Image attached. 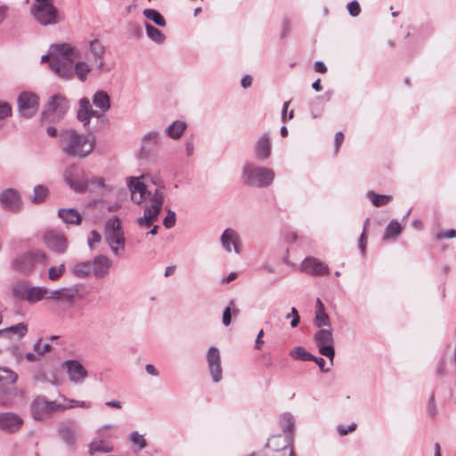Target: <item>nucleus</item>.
Returning a JSON list of instances; mask_svg holds the SVG:
<instances>
[{"instance_id": "f257e3e1", "label": "nucleus", "mask_w": 456, "mask_h": 456, "mask_svg": "<svg viewBox=\"0 0 456 456\" xmlns=\"http://www.w3.org/2000/svg\"><path fill=\"white\" fill-rule=\"evenodd\" d=\"M81 57L79 51L69 44L53 45L41 61H49L50 69L61 78H73V63Z\"/></svg>"}, {"instance_id": "f03ea898", "label": "nucleus", "mask_w": 456, "mask_h": 456, "mask_svg": "<svg viewBox=\"0 0 456 456\" xmlns=\"http://www.w3.org/2000/svg\"><path fill=\"white\" fill-rule=\"evenodd\" d=\"M95 144L94 135L80 134L75 129H63L59 134L60 149L70 158H86L93 152Z\"/></svg>"}, {"instance_id": "7ed1b4c3", "label": "nucleus", "mask_w": 456, "mask_h": 456, "mask_svg": "<svg viewBox=\"0 0 456 456\" xmlns=\"http://www.w3.org/2000/svg\"><path fill=\"white\" fill-rule=\"evenodd\" d=\"M92 101L96 110H93L87 97H83L78 102L77 118L86 128L88 127L92 118H101L109 111L111 106L109 94L102 90L95 92Z\"/></svg>"}, {"instance_id": "20e7f679", "label": "nucleus", "mask_w": 456, "mask_h": 456, "mask_svg": "<svg viewBox=\"0 0 456 456\" xmlns=\"http://www.w3.org/2000/svg\"><path fill=\"white\" fill-rule=\"evenodd\" d=\"M17 374L6 368L0 367V405L17 404L24 398V392L14 387Z\"/></svg>"}, {"instance_id": "39448f33", "label": "nucleus", "mask_w": 456, "mask_h": 456, "mask_svg": "<svg viewBox=\"0 0 456 456\" xmlns=\"http://www.w3.org/2000/svg\"><path fill=\"white\" fill-rule=\"evenodd\" d=\"M69 109V102L64 94H55L52 95L41 114V121L50 124L61 121Z\"/></svg>"}, {"instance_id": "423d86ee", "label": "nucleus", "mask_w": 456, "mask_h": 456, "mask_svg": "<svg viewBox=\"0 0 456 456\" xmlns=\"http://www.w3.org/2000/svg\"><path fill=\"white\" fill-rule=\"evenodd\" d=\"M242 176L245 184L251 187L265 188L273 183L275 174L270 168L246 163L242 169Z\"/></svg>"}, {"instance_id": "0eeeda50", "label": "nucleus", "mask_w": 456, "mask_h": 456, "mask_svg": "<svg viewBox=\"0 0 456 456\" xmlns=\"http://www.w3.org/2000/svg\"><path fill=\"white\" fill-rule=\"evenodd\" d=\"M30 12L42 26L55 25L61 20L59 10L54 0H33Z\"/></svg>"}, {"instance_id": "6e6552de", "label": "nucleus", "mask_w": 456, "mask_h": 456, "mask_svg": "<svg viewBox=\"0 0 456 456\" xmlns=\"http://www.w3.org/2000/svg\"><path fill=\"white\" fill-rule=\"evenodd\" d=\"M47 263L48 257L45 251L42 249H33L14 257L11 265L14 271L28 275L34 271L37 264L46 265Z\"/></svg>"}, {"instance_id": "1a4fd4ad", "label": "nucleus", "mask_w": 456, "mask_h": 456, "mask_svg": "<svg viewBox=\"0 0 456 456\" xmlns=\"http://www.w3.org/2000/svg\"><path fill=\"white\" fill-rule=\"evenodd\" d=\"M104 238L115 256H119L125 250L126 238L118 216H113L106 222Z\"/></svg>"}, {"instance_id": "9d476101", "label": "nucleus", "mask_w": 456, "mask_h": 456, "mask_svg": "<svg viewBox=\"0 0 456 456\" xmlns=\"http://www.w3.org/2000/svg\"><path fill=\"white\" fill-rule=\"evenodd\" d=\"M164 203V188H157L150 198V205L144 208V213L142 217L136 221L141 227H150L158 220L159 215L162 210Z\"/></svg>"}, {"instance_id": "9b49d317", "label": "nucleus", "mask_w": 456, "mask_h": 456, "mask_svg": "<svg viewBox=\"0 0 456 456\" xmlns=\"http://www.w3.org/2000/svg\"><path fill=\"white\" fill-rule=\"evenodd\" d=\"M31 414L36 420H43L50 414L66 410L64 404L56 401H48L45 396L38 395L31 403Z\"/></svg>"}, {"instance_id": "f8f14e48", "label": "nucleus", "mask_w": 456, "mask_h": 456, "mask_svg": "<svg viewBox=\"0 0 456 456\" xmlns=\"http://www.w3.org/2000/svg\"><path fill=\"white\" fill-rule=\"evenodd\" d=\"M84 295V285L74 284L69 287H62L57 289L49 290L47 299L62 302L69 306H73L76 299L82 298Z\"/></svg>"}, {"instance_id": "ddd939ff", "label": "nucleus", "mask_w": 456, "mask_h": 456, "mask_svg": "<svg viewBox=\"0 0 456 456\" xmlns=\"http://www.w3.org/2000/svg\"><path fill=\"white\" fill-rule=\"evenodd\" d=\"M314 341L322 355L329 358L330 366L335 357L334 338L331 328L320 329L314 336Z\"/></svg>"}, {"instance_id": "4468645a", "label": "nucleus", "mask_w": 456, "mask_h": 456, "mask_svg": "<svg viewBox=\"0 0 456 456\" xmlns=\"http://www.w3.org/2000/svg\"><path fill=\"white\" fill-rule=\"evenodd\" d=\"M63 178L69 186L76 192L83 193L87 189L88 182L85 172L75 165L65 169Z\"/></svg>"}, {"instance_id": "2eb2a0df", "label": "nucleus", "mask_w": 456, "mask_h": 456, "mask_svg": "<svg viewBox=\"0 0 456 456\" xmlns=\"http://www.w3.org/2000/svg\"><path fill=\"white\" fill-rule=\"evenodd\" d=\"M39 106L38 96L32 92H22L18 97V108L20 115L24 118L33 117Z\"/></svg>"}, {"instance_id": "dca6fc26", "label": "nucleus", "mask_w": 456, "mask_h": 456, "mask_svg": "<svg viewBox=\"0 0 456 456\" xmlns=\"http://www.w3.org/2000/svg\"><path fill=\"white\" fill-rule=\"evenodd\" d=\"M43 241L49 249L58 254H63L68 248L64 234L55 230L45 231L43 234Z\"/></svg>"}, {"instance_id": "f3484780", "label": "nucleus", "mask_w": 456, "mask_h": 456, "mask_svg": "<svg viewBox=\"0 0 456 456\" xmlns=\"http://www.w3.org/2000/svg\"><path fill=\"white\" fill-rule=\"evenodd\" d=\"M142 176H129L126 178L127 186L131 192V200L135 204H141L151 193L147 191L146 185L142 181Z\"/></svg>"}, {"instance_id": "a211bd4d", "label": "nucleus", "mask_w": 456, "mask_h": 456, "mask_svg": "<svg viewBox=\"0 0 456 456\" xmlns=\"http://www.w3.org/2000/svg\"><path fill=\"white\" fill-rule=\"evenodd\" d=\"M207 361L208 365V370L210 371L212 379L214 382L217 383L221 381L222 375V367H221V356L220 352L217 347L210 346L208 354H207Z\"/></svg>"}, {"instance_id": "6ab92c4d", "label": "nucleus", "mask_w": 456, "mask_h": 456, "mask_svg": "<svg viewBox=\"0 0 456 456\" xmlns=\"http://www.w3.org/2000/svg\"><path fill=\"white\" fill-rule=\"evenodd\" d=\"M22 423V419L16 413H0V429L4 432L14 433L20 428Z\"/></svg>"}, {"instance_id": "aec40b11", "label": "nucleus", "mask_w": 456, "mask_h": 456, "mask_svg": "<svg viewBox=\"0 0 456 456\" xmlns=\"http://www.w3.org/2000/svg\"><path fill=\"white\" fill-rule=\"evenodd\" d=\"M302 269L312 275H325L330 272L325 263L313 256L306 257L303 261Z\"/></svg>"}, {"instance_id": "412c9836", "label": "nucleus", "mask_w": 456, "mask_h": 456, "mask_svg": "<svg viewBox=\"0 0 456 456\" xmlns=\"http://www.w3.org/2000/svg\"><path fill=\"white\" fill-rule=\"evenodd\" d=\"M90 262L92 265V273L97 279L103 278L108 275L112 265L111 260L104 255L97 256Z\"/></svg>"}, {"instance_id": "4be33fe9", "label": "nucleus", "mask_w": 456, "mask_h": 456, "mask_svg": "<svg viewBox=\"0 0 456 456\" xmlns=\"http://www.w3.org/2000/svg\"><path fill=\"white\" fill-rule=\"evenodd\" d=\"M0 203L8 210H17L20 205V197L17 190L9 188L0 193Z\"/></svg>"}, {"instance_id": "5701e85b", "label": "nucleus", "mask_w": 456, "mask_h": 456, "mask_svg": "<svg viewBox=\"0 0 456 456\" xmlns=\"http://www.w3.org/2000/svg\"><path fill=\"white\" fill-rule=\"evenodd\" d=\"M220 240L222 242V246L226 252L232 251V245L235 253L240 254V236L235 230L232 228L225 229L222 233Z\"/></svg>"}, {"instance_id": "b1692460", "label": "nucleus", "mask_w": 456, "mask_h": 456, "mask_svg": "<svg viewBox=\"0 0 456 456\" xmlns=\"http://www.w3.org/2000/svg\"><path fill=\"white\" fill-rule=\"evenodd\" d=\"M88 53V58L95 62L97 69L99 71L103 70L104 62L102 61V56L104 53V46L98 39L90 41Z\"/></svg>"}, {"instance_id": "393cba45", "label": "nucleus", "mask_w": 456, "mask_h": 456, "mask_svg": "<svg viewBox=\"0 0 456 456\" xmlns=\"http://www.w3.org/2000/svg\"><path fill=\"white\" fill-rule=\"evenodd\" d=\"M68 369L69 379L72 382L78 383L87 377V371L85 367L76 360H68L65 362Z\"/></svg>"}, {"instance_id": "a878e982", "label": "nucleus", "mask_w": 456, "mask_h": 456, "mask_svg": "<svg viewBox=\"0 0 456 456\" xmlns=\"http://www.w3.org/2000/svg\"><path fill=\"white\" fill-rule=\"evenodd\" d=\"M77 426L74 421H66L60 425L58 434L61 440L68 445H73L76 443Z\"/></svg>"}, {"instance_id": "bb28decb", "label": "nucleus", "mask_w": 456, "mask_h": 456, "mask_svg": "<svg viewBox=\"0 0 456 456\" xmlns=\"http://www.w3.org/2000/svg\"><path fill=\"white\" fill-rule=\"evenodd\" d=\"M292 443V438L289 436H285L282 434H278L272 436L267 443L265 444L266 448H270L276 452L281 451H284L290 446Z\"/></svg>"}, {"instance_id": "cd10ccee", "label": "nucleus", "mask_w": 456, "mask_h": 456, "mask_svg": "<svg viewBox=\"0 0 456 456\" xmlns=\"http://www.w3.org/2000/svg\"><path fill=\"white\" fill-rule=\"evenodd\" d=\"M255 154L257 159L265 160L271 155V142L267 134H263L256 143Z\"/></svg>"}, {"instance_id": "c85d7f7f", "label": "nucleus", "mask_w": 456, "mask_h": 456, "mask_svg": "<svg viewBox=\"0 0 456 456\" xmlns=\"http://www.w3.org/2000/svg\"><path fill=\"white\" fill-rule=\"evenodd\" d=\"M58 216L67 224H80L82 216L75 208H60Z\"/></svg>"}, {"instance_id": "c756f323", "label": "nucleus", "mask_w": 456, "mask_h": 456, "mask_svg": "<svg viewBox=\"0 0 456 456\" xmlns=\"http://www.w3.org/2000/svg\"><path fill=\"white\" fill-rule=\"evenodd\" d=\"M27 299L29 304H35L43 298H47L49 296V289L45 287H29Z\"/></svg>"}, {"instance_id": "7c9ffc66", "label": "nucleus", "mask_w": 456, "mask_h": 456, "mask_svg": "<svg viewBox=\"0 0 456 456\" xmlns=\"http://www.w3.org/2000/svg\"><path fill=\"white\" fill-rule=\"evenodd\" d=\"M29 286L25 281H19L15 282L12 287V297L19 300L23 301L27 299V294L28 293Z\"/></svg>"}, {"instance_id": "2f4dec72", "label": "nucleus", "mask_w": 456, "mask_h": 456, "mask_svg": "<svg viewBox=\"0 0 456 456\" xmlns=\"http://www.w3.org/2000/svg\"><path fill=\"white\" fill-rule=\"evenodd\" d=\"M28 332V325L24 322H20L16 325L7 327L5 329L0 330L1 335H12V338L17 337L20 338L24 337Z\"/></svg>"}, {"instance_id": "473e14b6", "label": "nucleus", "mask_w": 456, "mask_h": 456, "mask_svg": "<svg viewBox=\"0 0 456 456\" xmlns=\"http://www.w3.org/2000/svg\"><path fill=\"white\" fill-rule=\"evenodd\" d=\"M113 445L104 440H95L89 444V454L94 455L96 452L107 453L113 452Z\"/></svg>"}, {"instance_id": "72a5a7b5", "label": "nucleus", "mask_w": 456, "mask_h": 456, "mask_svg": "<svg viewBox=\"0 0 456 456\" xmlns=\"http://www.w3.org/2000/svg\"><path fill=\"white\" fill-rule=\"evenodd\" d=\"M71 273L78 278H86L92 274V265L90 261L76 264L71 269Z\"/></svg>"}, {"instance_id": "f704fd0d", "label": "nucleus", "mask_w": 456, "mask_h": 456, "mask_svg": "<svg viewBox=\"0 0 456 456\" xmlns=\"http://www.w3.org/2000/svg\"><path fill=\"white\" fill-rule=\"evenodd\" d=\"M185 129L186 124L183 121L176 120L167 127L166 134L172 139H179Z\"/></svg>"}, {"instance_id": "c9c22d12", "label": "nucleus", "mask_w": 456, "mask_h": 456, "mask_svg": "<svg viewBox=\"0 0 456 456\" xmlns=\"http://www.w3.org/2000/svg\"><path fill=\"white\" fill-rule=\"evenodd\" d=\"M402 231L403 228L400 224L395 219H393L385 229L383 240H387L393 239L400 235Z\"/></svg>"}, {"instance_id": "e433bc0d", "label": "nucleus", "mask_w": 456, "mask_h": 456, "mask_svg": "<svg viewBox=\"0 0 456 456\" xmlns=\"http://www.w3.org/2000/svg\"><path fill=\"white\" fill-rule=\"evenodd\" d=\"M295 428V421L293 416L289 413H285L281 418V428L285 436H289L293 439V430Z\"/></svg>"}, {"instance_id": "4c0bfd02", "label": "nucleus", "mask_w": 456, "mask_h": 456, "mask_svg": "<svg viewBox=\"0 0 456 456\" xmlns=\"http://www.w3.org/2000/svg\"><path fill=\"white\" fill-rule=\"evenodd\" d=\"M144 26L146 28L147 36L151 40L157 44H162L165 41L166 37L159 28L153 27L149 22H145Z\"/></svg>"}, {"instance_id": "58836bf2", "label": "nucleus", "mask_w": 456, "mask_h": 456, "mask_svg": "<svg viewBox=\"0 0 456 456\" xmlns=\"http://www.w3.org/2000/svg\"><path fill=\"white\" fill-rule=\"evenodd\" d=\"M143 145L142 151H146L147 148L158 146L160 142V134L158 131H151L143 136Z\"/></svg>"}, {"instance_id": "ea45409f", "label": "nucleus", "mask_w": 456, "mask_h": 456, "mask_svg": "<svg viewBox=\"0 0 456 456\" xmlns=\"http://www.w3.org/2000/svg\"><path fill=\"white\" fill-rule=\"evenodd\" d=\"M367 198L376 207L385 206L392 200V196L385 195V194H383V195L377 194L373 191H370L367 192Z\"/></svg>"}, {"instance_id": "a19ab883", "label": "nucleus", "mask_w": 456, "mask_h": 456, "mask_svg": "<svg viewBox=\"0 0 456 456\" xmlns=\"http://www.w3.org/2000/svg\"><path fill=\"white\" fill-rule=\"evenodd\" d=\"M143 15L148 19L152 20L156 25L159 27H165L166 26V20L164 17L156 10L154 9H145L143 11Z\"/></svg>"}, {"instance_id": "79ce46f5", "label": "nucleus", "mask_w": 456, "mask_h": 456, "mask_svg": "<svg viewBox=\"0 0 456 456\" xmlns=\"http://www.w3.org/2000/svg\"><path fill=\"white\" fill-rule=\"evenodd\" d=\"M90 71L91 68L84 61H78L76 63L75 67H73V74L76 73L77 77L81 81H85L86 79L87 74Z\"/></svg>"}, {"instance_id": "37998d69", "label": "nucleus", "mask_w": 456, "mask_h": 456, "mask_svg": "<svg viewBox=\"0 0 456 456\" xmlns=\"http://www.w3.org/2000/svg\"><path fill=\"white\" fill-rule=\"evenodd\" d=\"M48 195V189L44 185H37L34 188V193L32 198V202L35 204L42 203L45 201Z\"/></svg>"}, {"instance_id": "c03bdc74", "label": "nucleus", "mask_w": 456, "mask_h": 456, "mask_svg": "<svg viewBox=\"0 0 456 456\" xmlns=\"http://www.w3.org/2000/svg\"><path fill=\"white\" fill-rule=\"evenodd\" d=\"M289 355L296 360L310 361L313 354L303 346H296L290 351Z\"/></svg>"}, {"instance_id": "a18cd8bd", "label": "nucleus", "mask_w": 456, "mask_h": 456, "mask_svg": "<svg viewBox=\"0 0 456 456\" xmlns=\"http://www.w3.org/2000/svg\"><path fill=\"white\" fill-rule=\"evenodd\" d=\"M314 324L318 328H322V329H324L325 327L330 328V317L327 314V313L326 312L315 313Z\"/></svg>"}, {"instance_id": "49530a36", "label": "nucleus", "mask_w": 456, "mask_h": 456, "mask_svg": "<svg viewBox=\"0 0 456 456\" xmlns=\"http://www.w3.org/2000/svg\"><path fill=\"white\" fill-rule=\"evenodd\" d=\"M65 265L61 264L58 266H51L48 269V278L51 281L59 280L65 273Z\"/></svg>"}, {"instance_id": "de8ad7c7", "label": "nucleus", "mask_w": 456, "mask_h": 456, "mask_svg": "<svg viewBox=\"0 0 456 456\" xmlns=\"http://www.w3.org/2000/svg\"><path fill=\"white\" fill-rule=\"evenodd\" d=\"M175 221H176V218H175V211L168 209L167 214L163 220V225L167 229H170L175 226Z\"/></svg>"}, {"instance_id": "09e8293b", "label": "nucleus", "mask_w": 456, "mask_h": 456, "mask_svg": "<svg viewBox=\"0 0 456 456\" xmlns=\"http://www.w3.org/2000/svg\"><path fill=\"white\" fill-rule=\"evenodd\" d=\"M41 340L42 338H39L36 344L34 345L33 348H34V351L39 355H43L45 354V353L49 352L52 350V346L48 343L45 344L44 346H41Z\"/></svg>"}, {"instance_id": "8fccbe9b", "label": "nucleus", "mask_w": 456, "mask_h": 456, "mask_svg": "<svg viewBox=\"0 0 456 456\" xmlns=\"http://www.w3.org/2000/svg\"><path fill=\"white\" fill-rule=\"evenodd\" d=\"M129 33L136 38H140L142 36V28L140 24L137 23H129L127 26Z\"/></svg>"}, {"instance_id": "3c124183", "label": "nucleus", "mask_w": 456, "mask_h": 456, "mask_svg": "<svg viewBox=\"0 0 456 456\" xmlns=\"http://www.w3.org/2000/svg\"><path fill=\"white\" fill-rule=\"evenodd\" d=\"M130 439L134 444L139 446V449H142L146 445V442L143 436L135 431L130 435Z\"/></svg>"}, {"instance_id": "603ef678", "label": "nucleus", "mask_w": 456, "mask_h": 456, "mask_svg": "<svg viewBox=\"0 0 456 456\" xmlns=\"http://www.w3.org/2000/svg\"><path fill=\"white\" fill-rule=\"evenodd\" d=\"M68 402H69L68 405L64 404L66 406V409H71V408H75V407L89 409L92 406V404L90 403L86 402V401H77V400L70 399V400H68Z\"/></svg>"}, {"instance_id": "864d4df0", "label": "nucleus", "mask_w": 456, "mask_h": 456, "mask_svg": "<svg viewBox=\"0 0 456 456\" xmlns=\"http://www.w3.org/2000/svg\"><path fill=\"white\" fill-rule=\"evenodd\" d=\"M290 317L292 318L290 325L292 328H296L300 322V316L298 314L297 310L295 307H292L291 312L286 315L287 319H289Z\"/></svg>"}, {"instance_id": "5fc2aeb1", "label": "nucleus", "mask_w": 456, "mask_h": 456, "mask_svg": "<svg viewBox=\"0 0 456 456\" xmlns=\"http://www.w3.org/2000/svg\"><path fill=\"white\" fill-rule=\"evenodd\" d=\"M347 10L351 16L356 17L360 14L361 8L357 1H352L347 4Z\"/></svg>"}, {"instance_id": "6e6d98bb", "label": "nucleus", "mask_w": 456, "mask_h": 456, "mask_svg": "<svg viewBox=\"0 0 456 456\" xmlns=\"http://www.w3.org/2000/svg\"><path fill=\"white\" fill-rule=\"evenodd\" d=\"M12 114V108L7 102H0V119H4Z\"/></svg>"}, {"instance_id": "4d7b16f0", "label": "nucleus", "mask_w": 456, "mask_h": 456, "mask_svg": "<svg viewBox=\"0 0 456 456\" xmlns=\"http://www.w3.org/2000/svg\"><path fill=\"white\" fill-rule=\"evenodd\" d=\"M428 411L429 416L433 419L436 418L437 415V410H436V404H435L434 395H432L428 400Z\"/></svg>"}, {"instance_id": "13d9d810", "label": "nucleus", "mask_w": 456, "mask_h": 456, "mask_svg": "<svg viewBox=\"0 0 456 456\" xmlns=\"http://www.w3.org/2000/svg\"><path fill=\"white\" fill-rule=\"evenodd\" d=\"M455 237H456V230H454V229H450L445 232H440L436 236V240L452 239Z\"/></svg>"}, {"instance_id": "bf43d9fd", "label": "nucleus", "mask_w": 456, "mask_h": 456, "mask_svg": "<svg viewBox=\"0 0 456 456\" xmlns=\"http://www.w3.org/2000/svg\"><path fill=\"white\" fill-rule=\"evenodd\" d=\"M310 361L314 362L322 372H328L330 370V368H325L326 362L323 358L312 355Z\"/></svg>"}, {"instance_id": "052dcab7", "label": "nucleus", "mask_w": 456, "mask_h": 456, "mask_svg": "<svg viewBox=\"0 0 456 456\" xmlns=\"http://www.w3.org/2000/svg\"><path fill=\"white\" fill-rule=\"evenodd\" d=\"M356 427H357V425L354 422L351 423L347 428L339 426L338 428V432L339 436H344L347 435L349 432L354 431Z\"/></svg>"}, {"instance_id": "680f3d73", "label": "nucleus", "mask_w": 456, "mask_h": 456, "mask_svg": "<svg viewBox=\"0 0 456 456\" xmlns=\"http://www.w3.org/2000/svg\"><path fill=\"white\" fill-rule=\"evenodd\" d=\"M101 235L97 231H92L90 233V237L88 238V244L91 249L94 248L93 243H99L101 241Z\"/></svg>"}, {"instance_id": "e2e57ef3", "label": "nucleus", "mask_w": 456, "mask_h": 456, "mask_svg": "<svg viewBox=\"0 0 456 456\" xmlns=\"http://www.w3.org/2000/svg\"><path fill=\"white\" fill-rule=\"evenodd\" d=\"M231 311H232L231 306H228L224 309V311L223 313V323L225 326H228L231 323V321H232Z\"/></svg>"}, {"instance_id": "0e129e2a", "label": "nucleus", "mask_w": 456, "mask_h": 456, "mask_svg": "<svg viewBox=\"0 0 456 456\" xmlns=\"http://www.w3.org/2000/svg\"><path fill=\"white\" fill-rule=\"evenodd\" d=\"M344 134L342 132H337L335 134V152L337 153L343 143Z\"/></svg>"}, {"instance_id": "69168bd1", "label": "nucleus", "mask_w": 456, "mask_h": 456, "mask_svg": "<svg viewBox=\"0 0 456 456\" xmlns=\"http://www.w3.org/2000/svg\"><path fill=\"white\" fill-rule=\"evenodd\" d=\"M10 351L19 361L23 358L22 352L18 345H12L10 347Z\"/></svg>"}, {"instance_id": "338daca9", "label": "nucleus", "mask_w": 456, "mask_h": 456, "mask_svg": "<svg viewBox=\"0 0 456 456\" xmlns=\"http://www.w3.org/2000/svg\"><path fill=\"white\" fill-rule=\"evenodd\" d=\"M252 80H253V79H252V77H251L249 75H246V76H244V77H242V79H241V82H240L241 86H242L243 88H248V87H249V86L252 85Z\"/></svg>"}, {"instance_id": "774afa93", "label": "nucleus", "mask_w": 456, "mask_h": 456, "mask_svg": "<svg viewBox=\"0 0 456 456\" xmlns=\"http://www.w3.org/2000/svg\"><path fill=\"white\" fill-rule=\"evenodd\" d=\"M314 69L316 72L324 73L327 71V68L325 64L322 61H315L314 63Z\"/></svg>"}]
</instances>
